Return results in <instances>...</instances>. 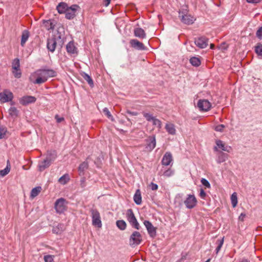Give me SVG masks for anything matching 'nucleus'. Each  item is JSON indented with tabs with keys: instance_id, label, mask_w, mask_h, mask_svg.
Masks as SVG:
<instances>
[{
	"instance_id": "obj_1",
	"label": "nucleus",
	"mask_w": 262,
	"mask_h": 262,
	"mask_svg": "<svg viewBox=\"0 0 262 262\" xmlns=\"http://www.w3.org/2000/svg\"><path fill=\"white\" fill-rule=\"evenodd\" d=\"M57 75V72L50 69L44 68L37 70L32 73L29 80L34 84H41L45 83L50 78L54 77Z\"/></svg>"
},
{
	"instance_id": "obj_2",
	"label": "nucleus",
	"mask_w": 262,
	"mask_h": 262,
	"mask_svg": "<svg viewBox=\"0 0 262 262\" xmlns=\"http://www.w3.org/2000/svg\"><path fill=\"white\" fill-rule=\"evenodd\" d=\"M56 157L54 152L53 153L48 152V157L43 161L40 162L38 164V168L40 171H43L48 167L52 161H54Z\"/></svg>"
},
{
	"instance_id": "obj_3",
	"label": "nucleus",
	"mask_w": 262,
	"mask_h": 262,
	"mask_svg": "<svg viewBox=\"0 0 262 262\" xmlns=\"http://www.w3.org/2000/svg\"><path fill=\"white\" fill-rule=\"evenodd\" d=\"M126 216L127 220L129 223L132 227L137 230H139L140 228V226L138 222L132 209H129L127 210Z\"/></svg>"
},
{
	"instance_id": "obj_4",
	"label": "nucleus",
	"mask_w": 262,
	"mask_h": 262,
	"mask_svg": "<svg viewBox=\"0 0 262 262\" xmlns=\"http://www.w3.org/2000/svg\"><path fill=\"white\" fill-rule=\"evenodd\" d=\"M61 35H55L54 37L50 38L47 40V48L51 52H53L56 48L57 41L62 43V41L61 40Z\"/></svg>"
},
{
	"instance_id": "obj_5",
	"label": "nucleus",
	"mask_w": 262,
	"mask_h": 262,
	"mask_svg": "<svg viewBox=\"0 0 262 262\" xmlns=\"http://www.w3.org/2000/svg\"><path fill=\"white\" fill-rule=\"evenodd\" d=\"M142 241V235L138 231H134L130 236L129 243L131 247L137 246L141 243Z\"/></svg>"
},
{
	"instance_id": "obj_6",
	"label": "nucleus",
	"mask_w": 262,
	"mask_h": 262,
	"mask_svg": "<svg viewBox=\"0 0 262 262\" xmlns=\"http://www.w3.org/2000/svg\"><path fill=\"white\" fill-rule=\"evenodd\" d=\"M91 213L92 218V225L95 227L101 228L102 227V222L98 211L96 209H92Z\"/></svg>"
},
{
	"instance_id": "obj_7",
	"label": "nucleus",
	"mask_w": 262,
	"mask_h": 262,
	"mask_svg": "<svg viewBox=\"0 0 262 262\" xmlns=\"http://www.w3.org/2000/svg\"><path fill=\"white\" fill-rule=\"evenodd\" d=\"M79 9V7L77 5H73L71 7H68L65 14L66 17L68 19H73L76 16L77 11Z\"/></svg>"
},
{
	"instance_id": "obj_8",
	"label": "nucleus",
	"mask_w": 262,
	"mask_h": 262,
	"mask_svg": "<svg viewBox=\"0 0 262 262\" xmlns=\"http://www.w3.org/2000/svg\"><path fill=\"white\" fill-rule=\"evenodd\" d=\"M66 201L63 198H60L55 203V208L57 213H61L66 209Z\"/></svg>"
},
{
	"instance_id": "obj_9",
	"label": "nucleus",
	"mask_w": 262,
	"mask_h": 262,
	"mask_svg": "<svg viewBox=\"0 0 262 262\" xmlns=\"http://www.w3.org/2000/svg\"><path fill=\"white\" fill-rule=\"evenodd\" d=\"M184 203L187 208L192 209L196 206L197 200L193 194H188Z\"/></svg>"
},
{
	"instance_id": "obj_10",
	"label": "nucleus",
	"mask_w": 262,
	"mask_h": 262,
	"mask_svg": "<svg viewBox=\"0 0 262 262\" xmlns=\"http://www.w3.org/2000/svg\"><path fill=\"white\" fill-rule=\"evenodd\" d=\"M179 17L182 23L188 25L192 24L195 20L193 16L188 14H185L183 12H179Z\"/></svg>"
},
{
	"instance_id": "obj_11",
	"label": "nucleus",
	"mask_w": 262,
	"mask_h": 262,
	"mask_svg": "<svg viewBox=\"0 0 262 262\" xmlns=\"http://www.w3.org/2000/svg\"><path fill=\"white\" fill-rule=\"evenodd\" d=\"M197 106L201 111L207 112L210 110L211 104L206 99H200L198 102Z\"/></svg>"
},
{
	"instance_id": "obj_12",
	"label": "nucleus",
	"mask_w": 262,
	"mask_h": 262,
	"mask_svg": "<svg viewBox=\"0 0 262 262\" xmlns=\"http://www.w3.org/2000/svg\"><path fill=\"white\" fill-rule=\"evenodd\" d=\"M143 224L145 226L150 237L151 238L155 237L157 235V228L149 221H144Z\"/></svg>"
},
{
	"instance_id": "obj_13",
	"label": "nucleus",
	"mask_w": 262,
	"mask_h": 262,
	"mask_svg": "<svg viewBox=\"0 0 262 262\" xmlns=\"http://www.w3.org/2000/svg\"><path fill=\"white\" fill-rule=\"evenodd\" d=\"M13 98V93L8 90H5L0 93V100L3 103L11 101Z\"/></svg>"
},
{
	"instance_id": "obj_14",
	"label": "nucleus",
	"mask_w": 262,
	"mask_h": 262,
	"mask_svg": "<svg viewBox=\"0 0 262 262\" xmlns=\"http://www.w3.org/2000/svg\"><path fill=\"white\" fill-rule=\"evenodd\" d=\"M146 145L145 146V150L148 152L152 151L156 145V141L155 136H150L146 140Z\"/></svg>"
},
{
	"instance_id": "obj_15",
	"label": "nucleus",
	"mask_w": 262,
	"mask_h": 262,
	"mask_svg": "<svg viewBox=\"0 0 262 262\" xmlns=\"http://www.w3.org/2000/svg\"><path fill=\"white\" fill-rule=\"evenodd\" d=\"M130 44L131 46L134 49L138 50H146L147 48L144 45L137 39H133L130 40Z\"/></svg>"
},
{
	"instance_id": "obj_16",
	"label": "nucleus",
	"mask_w": 262,
	"mask_h": 262,
	"mask_svg": "<svg viewBox=\"0 0 262 262\" xmlns=\"http://www.w3.org/2000/svg\"><path fill=\"white\" fill-rule=\"evenodd\" d=\"M36 98L32 96H25L19 99V102L23 105H27L30 103H34Z\"/></svg>"
},
{
	"instance_id": "obj_17",
	"label": "nucleus",
	"mask_w": 262,
	"mask_h": 262,
	"mask_svg": "<svg viewBox=\"0 0 262 262\" xmlns=\"http://www.w3.org/2000/svg\"><path fill=\"white\" fill-rule=\"evenodd\" d=\"M208 39L205 37H200L195 40V44L200 48L203 49L208 45Z\"/></svg>"
},
{
	"instance_id": "obj_18",
	"label": "nucleus",
	"mask_w": 262,
	"mask_h": 262,
	"mask_svg": "<svg viewBox=\"0 0 262 262\" xmlns=\"http://www.w3.org/2000/svg\"><path fill=\"white\" fill-rule=\"evenodd\" d=\"M173 159L171 154L170 152H166L162 159V164L164 166H168L172 163Z\"/></svg>"
},
{
	"instance_id": "obj_19",
	"label": "nucleus",
	"mask_w": 262,
	"mask_h": 262,
	"mask_svg": "<svg viewBox=\"0 0 262 262\" xmlns=\"http://www.w3.org/2000/svg\"><path fill=\"white\" fill-rule=\"evenodd\" d=\"M216 144L217 147L215 146L214 147V150L215 151L218 150V149H217V147H218L219 148H221L222 150H223L224 151L230 152L231 147L230 146H226L225 144L222 141H221L220 140H216Z\"/></svg>"
},
{
	"instance_id": "obj_20",
	"label": "nucleus",
	"mask_w": 262,
	"mask_h": 262,
	"mask_svg": "<svg viewBox=\"0 0 262 262\" xmlns=\"http://www.w3.org/2000/svg\"><path fill=\"white\" fill-rule=\"evenodd\" d=\"M134 32V35L136 37L141 39H143L146 37V33L144 30L141 28H135Z\"/></svg>"
},
{
	"instance_id": "obj_21",
	"label": "nucleus",
	"mask_w": 262,
	"mask_h": 262,
	"mask_svg": "<svg viewBox=\"0 0 262 262\" xmlns=\"http://www.w3.org/2000/svg\"><path fill=\"white\" fill-rule=\"evenodd\" d=\"M174 173V170L171 168H168L167 169H162L159 172V174L163 175L166 177H169L173 176Z\"/></svg>"
},
{
	"instance_id": "obj_22",
	"label": "nucleus",
	"mask_w": 262,
	"mask_h": 262,
	"mask_svg": "<svg viewBox=\"0 0 262 262\" xmlns=\"http://www.w3.org/2000/svg\"><path fill=\"white\" fill-rule=\"evenodd\" d=\"M134 201L137 205H140L142 203L141 193L139 189H137L134 195Z\"/></svg>"
},
{
	"instance_id": "obj_23",
	"label": "nucleus",
	"mask_w": 262,
	"mask_h": 262,
	"mask_svg": "<svg viewBox=\"0 0 262 262\" xmlns=\"http://www.w3.org/2000/svg\"><path fill=\"white\" fill-rule=\"evenodd\" d=\"M68 8V6L67 4L64 3H60L57 6V10L58 11V13L60 14L64 13L66 14L67 10Z\"/></svg>"
},
{
	"instance_id": "obj_24",
	"label": "nucleus",
	"mask_w": 262,
	"mask_h": 262,
	"mask_svg": "<svg viewBox=\"0 0 262 262\" xmlns=\"http://www.w3.org/2000/svg\"><path fill=\"white\" fill-rule=\"evenodd\" d=\"M165 129L168 134L174 135L176 133L174 125L170 123H166L165 125Z\"/></svg>"
},
{
	"instance_id": "obj_25",
	"label": "nucleus",
	"mask_w": 262,
	"mask_h": 262,
	"mask_svg": "<svg viewBox=\"0 0 262 262\" xmlns=\"http://www.w3.org/2000/svg\"><path fill=\"white\" fill-rule=\"evenodd\" d=\"M228 155L223 152H220L218 154L216 162L217 163H221L225 162L228 158Z\"/></svg>"
},
{
	"instance_id": "obj_26",
	"label": "nucleus",
	"mask_w": 262,
	"mask_h": 262,
	"mask_svg": "<svg viewBox=\"0 0 262 262\" xmlns=\"http://www.w3.org/2000/svg\"><path fill=\"white\" fill-rule=\"evenodd\" d=\"M80 75L84 78V79L88 82V84L90 85V86H94L93 80L88 74L85 73L84 72H81Z\"/></svg>"
},
{
	"instance_id": "obj_27",
	"label": "nucleus",
	"mask_w": 262,
	"mask_h": 262,
	"mask_svg": "<svg viewBox=\"0 0 262 262\" xmlns=\"http://www.w3.org/2000/svg\"><path fill=\"white\" fill-rule=\"evenodd\" d=\"M43 27L48 30L50 29H53L55 26L53 22L51 20H44L43 21Z\"/></svg>"
},
{
	"instance_id": "obj_28",
	"label": "nucleus",
	"mask_w": 262,
	"mask_h": 262,
	"mask_svg": "<svg viewBox=\"0 0 262 262\" xmlns=\"http://www.w3.org/2000/svg\"><path fill=\"white\" fill-rule=\"evenodd\" d=\"M67 52L70 54H74L76 51V48L74 44V43L72 41L69 42L66 47Z\"/></svg>"
},
{
	"instance_id": "obj_29",
	"label": "nucleus",
	"mask_w": 262,
	"mask_h": 262,
	"mask_svg": "<svg viewBox=\"0 0 262 262\" xmlns=\"http://www.w3.org/2000/svg\"><path fill=\"white\" fill-rule=\"evenodd\" d=\"M88 168V162L84 161L80 164L78 167V171L79 175H83L85 170Z\"/></svg>"
},
{
	"instance_id": "obj_30",
	"label": "nucleus",
	"mask_w": 262,
	"mask_h": 262,
	"mask_svg": "<svg viewBox=\"0 0 262 262\" xmlns=\"http://www.w3.org/2000/svg\"><path fill=\"white\" fill-rule=\"evenodd\" d=\"M12 72L15 78H19L21 76L20 67H12Z\"/></svg>"
},
{
	"instance_id": "obj_31",
	"label": "nucleus",
	"mask_w": 262,
	"mask_h": 262,
	"mask_svg": "<svg viewBox=\"0 0 262 262\" xmlns=\"http://www.w3.org/2000/svg\"><path fill=\"white\" fill-rule=\"evenodd\" d=\"M29 37V32L27 30L23 32L21 38V45L24 46Z\"/></svg>"
},
{
	"instance_id": "obj_32",
	"label": "nucleus",
	"mask_w": 262,
	"mask_h": 262,
	"mask_svg": "<svg viewBox=\"0 0 262 262\" xmlns=\"http://www.w3.org/2000/svg\"><path fill=\"white\" fill-rule=\"evenodd\" d=\"M10 170V164L9 161H7V164L6 168L3 170H0V176L4 177L6 176Z\"/></svg>"
},
{
	"instance_id": "obj_33",
	"label": "nucleus",
	"mask_w": 262,
	"mask_h": 262,
	"mask_svg": "<svg viewBox=\"0 0 262 262\" xmlns=\"http://www.w3.org/2000/svg\"><path fill=\"white\" fill-rule=\"evenodd\" d=\"M41 187H39V186L33 188L31 192L30 196L32 198H34L36 197L37 195H38V194L39 193V192L41 191Z\"/></svg>"
},
{
	"instance_id": "obj_34",
	"label": "nucleus",
	"mask_w": 262,
	"mask_h": 262,
	"mask_svg": "<svg viewBox=\"0 0 262 262\" xmlns=\"http://www.w3.org/2000/svg\"><path fill=\"white\" fill-rule=\"evenodd\" d=\"M69 180H70V177H69V174H65L59 179L58 182L60 184H61L62 185H64V184H67L69 181Z\"/></svg>"
},
{
	"instance_id": "obj_35",
	"label": "nucleus",
	"mask_w": 262,
	"mask_h": 262,
	"mask_svg": "<svg viewBox=\"0 0 262 262\" xmlns=\"http://www.w3.org/2000/svg\"><path fill=\"white\" fill-rule=\"evenodd\" d=\"M116 225L117 227L121 230H124L126 228V224L124 220L117 221L116 222Z\"/></svg>"
},
{
	"instance_id": "obj_36",
	"label": "nucleus",
	"mask_w": 262,
	"mask_h": 262,
	"mask_svg": "<svg viewBox=\"0 0 262 262\" xmlns=\"http://www.w3.org/2000/svg\"><path fill=\"white\" fill-rule=\"evenodd\" d=\"M231 201L233 207H235L237 204V196L236 192H233L231 196Z\"/></svg>"
},
{
	"instance_id": "obj_37",
	"label": "nucleus",
	"mask_w": 262,
	"mask_h": 262,
	"mask_svg": "<svg viewBox=\"0 0 262 262\" xmlns=\"http://www.w3.org/2000/svg\"><path fill=\"white\" fill-rule=\"evenodd\" d=\"M190 63L192 66H200L201 64L200 58L196 57H191L190 59Z\"/></svg>"
},
{
	"instance_id": "obj_38",
	"label": "nucleus",
	"mask_w": 262,
	"mask_h": 262,
	"mask_svg": "<svg viewBox=\"0 0 262 262\" xmlns=\"http://www.w3.org/2000/svg\"><path fill=\"white\" fill-rule=\"evenodd\" d=\"M224 243V238H222L221 239H218L216 242V244H217V246L215 249L216 253H218L220 251Z\"/></svg>"
},
{
	"instance_id": "obj_39",
	"label": "nucleus",
	"mask_w": 262,
	"mask_h": 262,
	"mask_svg": "<svg viewBox=\"0 0 262 262\" xmlns=\"http://www.w3.org/2000/svg\"><path fill=\"white\" fill-rule=\"evenodd\" d=\"M9 113L12 117H16L18 114V111L15 107H11L9 110Z\"/></svg>"
},
{
	"instance_id": "obj_40",
	"label": "nucleus",
	"mask_w": 262,
	"mask_h": 262,
	"mask_svg": "<svg viewBox=\"0 0 262 262\" xmlns=\"http://www.w3.org/2000/svg\"><path fill=\"white\" fill-rule=\"evenodd\" d=\"M255 51L258 55L262 56V44H257L255 47Z\"/></svg>"
},
{
	"instance_id": "obj_41",
	"label": "nucleus",
	"mask_w": 262,
	"mask_h": 262,
	"mask_svg": "<svg viewBox=\"0 0 262 262\" xmlns=\"http://www.w3.org/2000/svg\"><path fill=\"white\" fill-rule=\"evenodd\" d=\"M103 112L104 113V114L107 116L108 118L111 119L112 120H114L112 115H111L110 112L109 111L107 107H105L103 108Z\"/></svg>"
},
{
	"instance_id": "obj_42",
	"label": "nucleus",
	"mask_w": 262,
	"mask_h": 262,
	"mask_svg": "<svg viewBox=\"0 0 262 262\" xmlns=\"http://www.w3.org/2000/svg\"><path fill=\"white\" fill-rule=\"evenodd\" d=\"M143 116L146 118V119L148 121H152V120L154 119V117L152 116V115L147 113H143Z\"/></svg>"
},
{
	"instance_id": "obj_43",
	"label": "nucleus",
	"mask_w": 262,
	"mask_h": 262,
	"mask_svg": "<svg viewBox=\"0 0 262 262\" xmlns=\"http://www.w3.org/2000/svg\"><path fill=\"white\" fill-rule=\"evenodd\" d=\"M44 260L45 262H53L54 256L51 255H47L44 256Z\"/></svg>"
},
{
	"instance_id": "obj_44",
	"label": "nucleus",
	"mask_w": 262,
	"mask_h": 262,
	"mask_svg": "<svg viewBox=\"0 0 262 262\" xmlns=\"http://www.w3.org/2000/svg\"><path fill=\"white\" fill-rule=\"evenodd\" d=\"M152 123L155 125H157L159 128L161 127V122L159 119L154 118V119L152 120Z\"/></svg>"
},
{
	"instance_id": "obj_45",
	"label": "nucleus",
	"mask_w": 262,
	"mask_h": 262,
	"mask_svg": "<svg viewBox=\"0 0 262 262\" xmlns=\"http://www.w3.org/2000/svg\"><path fill=\"white\" fill-rule=\"evenodd\" d=\"M225 127V126L224 125L219 124L215 127L214 129L216 132H223Z\"/></svg>"
},
{
	"instance_id": "obj_46",
	"label": "nucleus",
	"mask_w": 262,
	"mask_h": 262,
	"mask_svg": "<svg viewBox=\"0 0 262 262\" xmlns=\"http://www.w3.org/2000/svg\"><path fill=\"white\" fill-rule=\"evenodd\" d=\"M201 182L202 183V184L205 187H207V188H210V184L209 183V182H208V180H207L206 179H204V178H202L201 180Z\"/></svg>"
},
{
	"instance_id": "obj_47",
	"label": "nucleus",
	"mask_w": 262,
	"mask_h": 262,
	"mask_svg": "<svg viewBox=\"0 0 262 262\" xmlns=\"http://www.w3.org/2000/svg\"><path fill=\"white\" fill-rule=\"evenodd\" d=\"M7 129L5 127L0 128V139L4 138Z\"/></svg>"
},
{
	"instance_id": "obj_48",
	"label": "nucleus",
	"mask_w": 262,
	"mask_h": 262,
	"mask_svg": "<svg viewBox=\"0 0 262 262\" xmlns=\"http://www.w3.org/2000/svg\"><path fill=\"white\" fill-rule=\"evenodd\" d=\"M256 36L259 38H262V27H260L256 32Z\"/></svg>"
},
{
	"instance_id": "obj_49",
	"label": "nucleus",
	"mask_w": 262,
	"mask_h": 262,
	"mask_svg": "<svg viewBox=\"0 0 262 262\" xmlns=\"http://www.w3.org/2000/svg\"><path fill=\"white\" fill-rule=\"evenodd\" d=\"M63 230V229H59L58 227H54L52 231L53 233L56 234H59Z\"/></svg>"
},
{
	"instance_id": "obj_50",
	"label": "nucleus",
	"mask_w": 262,
	"mask_h": 262,
	"mask_svg": "<svg viewBox=\"0 0 262 262\" xmlns=\"http://www.w3.org/2000/svg\"><path fill=\"white\" fill-rule=\"evenodd\" d=\"M199 195L202 199H205V197L206 196V193L203 189H201Z\"/></svg>"
},
{
	"instance_id": "obj_51",
	"label": "nucleus",
	"mask_w": 262,
	"mask_h": 262,
	"mask_svg": "<svg viewBox=\"0 0 262 262\" xmlns=\"http://www.w3.org/2000/svg\"><path fill=\"white\" fill-rule=\"evenodd\" d=\"M150 188L152 190H156L158 188V186L157 184H155L154 183H151L150 185Z\"/></svg>"
},
{
	"instance_id": "obj_52",
	"label": "nucleus",
	"mask_w": 262,
	"mask_h": 262,
	"mask_svg": "<svg viewBox=\"0 0 262 262\" xmlns=\"http://www.w3.org/2000/svg\"><path fill=\"white\" fill-rule=\"evenodd\" d=\"M55 118L56 119L57 123H60L64 120V118L60 117L58 115H55Z\"/></svg>"
},
{
	"instance_id": "obj_53",
	"label": "nucleus",
	"mask_w": 262,
	"mask_h": 262,
	"mask_svg": "<svg viewBox=\"0 0 262 262\" xmlns=\"http://www.w3.org/2000/svg\"><path fill=\"white\" fill-rule=\"evenodd\" d=\"M80 186L82 188H84L85 187V178H82L80 180Z\"/></svg>"
},
{
	"instance_id": "obj_54",
	"label": "nucleus",
	"mask_w": 262,
	"mask_h": 262,
	"mask_svg": "<svg viewBox=\"0 0 262 262\" xmlns=\"http://www.w3.org/2000/svg\"><path fill=\"white\" fill-rule=\"evenodd\" d=\"M219 48L222 50H225L227 49L228 46L226 45V43L224 42L220 45Z\"/></svg>"
},
{
	"instance_id": "obj_55",
	"label": "nucleus",
	"mask_w": 262,
	"mask_h": 262,
	"mask_svg": "<svg viewBox=\"0 0 262 262\" xmlns=\"http://www.w3.org/2000/svg\"><path fill=\"white\" fill-rule=\"evenodd\" d=\"M19 60L18 58L14 59L12 62V66H19Z\"/></svg>"
},
{
	"instance_id": "obj_56",
	"label": "nucleus",
	"mask_w": 262,
	"mask_h": 262,
	"mask_svg": "<svg viewBox=\"0 0 262 262\" xmlns=\"http://www.w3.org/2000/svg\"><path fill=\"white\" fill-rule=\"evenodd\" d=\"M126 113L132 116H137L138 115V113L137 112H132L130 111L127 110Z\"/></svg>"
},
{
	"instance_id": "obj_57",
	"label": "nucleus",
	"mask_w": 262,
	"mask_h": 262,
	"mask_svg": "<svg viewBox=\"0 0 262 262\" xmlns=\"http://www.w3.org/2000/svg\"><path fill=\"white\" fill-rule=\"evenodd\" d=\"M248 3L257 4L259 3L261 0H246Z\"/></svg>"
},
{
	"instance_id": "obj_58",
	"label": "nucleus",
	"mask_w": 262,
	"mask_h": 262,
	"mask_svg": "<svg viewBox=\"0 0 262 262\" xmlns=\"http://www.w3.org/2000/svg\"><path fill=\"white\" fill-rule=\"evenodd\" d=\"M246 216V214L244 213H242L238 217V219L240 221H243Z\"/></svg>"
},
{
	"instance_id": "obj_59",
	"label": "nucleus",
	"mask_w": 262,
	"mask_h": 262,
	"mask_svg": "<svg viewBox=\"0 0 262 262\" xmlns=\"http://www.w3.org/2000/svg\"><path fill=\"white\" fill-rule=\"evenodd\" d=\"M103 2H104V5L105 7H107L111 2V0H103Z\"/></svg>"
},
{
	"instance_id": "obj_60",
	"label": "nucleus",
	"mask_w": 262,
	"mask_h": 262,
	"mask_svg": "<svg viewBox=\"0 0 262 262\" xmlns=\"http://www.w3.org/2000/svg\"><path fill=\"white\" fill-rule=\"evenodd\" d=\"M239 262H250V261L246 258H243L239 261Z\"/></svg>"
},
{
	"instance_id": "obj_61",
	"label": "nucleus",
	"mask_w": 262,
	"mask_h": 262,
	"mask_svg": "<svg viewBox=\"0 0 262 262\" xmlns=\"http://www.w3.org/2000/svg\"><path fill=\"white\" fill-rule=\"evenodd\" d=\"M57 227H59V229H63V225H61V224H58V226Z\"/></svg>"
},
{
	"instance_id": "obj_62",
	"label": "nucleus",
	"mask_w": 262,
	"mask_h": 262,
	"mask_svg": "<svg viewBox=\"0 0 262 262\" xmlns=\"http://www.w3.org/2000/svg\"><path fill=\"white\" fill-rule=\"evenodd\" d=\"M210 48L212 49L214 48V45L213 44L210 45Z\"/></svg>"
},
{
	"instance_id": "obj_63",
	"label": "nucleus",
	"mask_w": 262,
	"mask_h": 262,
	"mask_svg": "<svg viewBox=\"0 0 262 262\" xmlns=\"http://www.w3.org/2000/svg\"><path fill=\"white\" fill-rule=\"evenodd\" d=\"M210 260L211 259L210 258H209L205 262H210Z\"/></svg>"
}]
</instances>
